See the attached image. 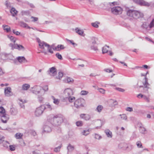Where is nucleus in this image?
Listing matches in <instances>:
<instances>
[{"mask_svg": "<svg viewBox=\"0 0 154 154\" xmlns=\"http://www.w3.org/2000/svg\"><path fill=\"white\" fill-rule=\"evenodd\" d=\"M88 92L86 91H82L81 92V95H86L88 93Z\"/></svg>", "mask_w": 154, "mask_h": 154, "instance_id": "nucleus-56", "label": "nucleus"}, {"mask_svg": "<svg viewBox=\"0 0 154 154\" xmlns=\"http://www.w3.org/2000/svg\"><path fill=\"white\" fill-rule=\"evenodd\" d=\"M103 109V107L101 105L98 106L96 109V110L98 112H100Z\"/></svg>", "mask_w": 154, "mask_h": 154, "instance_id": "nucleus-36", "label": "nucleus"}, {"mask_svg": "<svg viewBox=\"0 0 154 154\" xmlns=\"http://www.w3.org/2000/svg\"><path fill=\"white\" fill-rule=\"evenodd\" d=\"M115 89L119 92H124L125 91L124 89L119 88L116 87L115 88Z\"/></svg>", "mask_w": 154, "mask_h": 154, "instance_id": "nucleus-55", "label": "nucleus"}, {"mask_svg": "<svg viewBox=\"0 0 154 154\" xmlns=\"http://www.w3.org/2000/svg\"><path fill=\"white\" fill-rule=\"evenodd\" d=\"M56 56L60 60H63V57L62 55L59 53H57L56 54Z\"/></svg>", "mask_w": 154, "mask_h": 154, "instance_id": "nucleus-45", "label": "nucleus"}, {"mask_svg": "<svg viewBox=\"0 0 154 154\" xmlns=\"http://www.w3.org/2000/svg\"><path fill=\"white\" fill-rule=\"evenodd\" d=\"M10 150L11 151H14L15 149V147L14 145H10L9 146Z\"/></svg>", "mask_w": 154, "mask_h": 154, "instance_id": "nucleus-54", "label": "nucleus"}, {"mask_svg": "<svg viewBox=\"0 0 154 154\" xmlns=\"http://www.w3.org/2000/svg\"><path fill=\"white\" fill-rule=\"evenodd\" d=\"M2 27L3 28L4 30L6 31L7 32H10L11 30L10 27L8 25H4L2 26Z\"/></svg>", "mask_w": 154, "mask_h": 154, "instance_id": "nucleus-26", "label": "nucleus"}, {"mask_svg": "<svg viewBox=\"0 0 154 154\" xmlns=\"http://www.w3.org/2000/svg\"><path fill=\"white\" fill-rule=\"evenodd\" d=\"M51 129L50 127L48 125H45L43 127V132L49 133L51 131Z\"/></svg>", "mask_w": 154, "mask_h": 154, "instance_id": "nucleus-16", "label": "nucleus"}, {"mask_svg": "<svg viewBox=\"0 0 154 154\" xmlns=\"http://www.w3.org/2000/svg\"><path fill=\"white\" fill-rule=\"evenodd\" d=\"M23 136V134L20 133H17L15 135V137L17 139L21 138Z\"/></svg>", "mask_w": 154, "mask_h": 154, "instance_id": "nucleus-39", "label": "nucleus"}, {"mask_svg": "<svg viewBox=\"0 0 154 154\" xmlns=\"http://www.w3.org/2000/svg\"><path fill=\"white\" fill-rule=\"evenodd\" d=\"M76 124L77 126H81L82 125V122L81 121H78L76 122Z\"/></svg>", "mask_w": 154, "mask_h": 154, "instance_id": "nucleus-52", "label": "nucleus"}, {"mask_svg": "<svg viewBox=\"0 0 154 154\" xmlns=\"http://www.w3.org/2000/svg\"><path fill=\"white\" fill-rule=\"evenodd\" d=\"M111 12L114 14H117L122 13V9L119 6H116L111 8Z\"/></svg>", "mask_w": 154, "mask_h": 154, "instance_id": "nucleus-7", "label": "nucleus"}, {"mask_svg": "<svg viewBox=\"0 0 154 154\" xmlns=\"http://www.w3.org/2000/svg\"><path fill=\"white\" fill-rule=\"evenodd\" d=\"M38 45L41 49L44 50V47H47V46H49V45L44 42H42L41 43H39V44H38Z\"/></svg>", "mask_w": 154, "mask_h": 154, "instance_id": "nucleus-17", "label": "nucleus"}, {"mask_svg": "<svg viewBox=\"0 0 154 154\" xmlns=\"http://www.w3.org/2000/svg\"><path fill=\"white\" fill-rule=\"evenodd\" d=\"M149 26L150 29L154 26V19L152 20L150 24L149 25Z\"/></svg>", "mask_w": 154, "mask_h": 154, "instance_id": "nucleus-47", "label": "nucleus"}, {"mask_svg": "<svg viewBox=\"0 0 154 154\" xmlns=\"http://www.w3.org/2000/svg\"><path fill=\"white\" fill-rule=\"evenodd\" d=\"M21 14L22 15H28L30 14V11H22L21 12Z\"/></svg>", "mask_w": 154, "mask_h": 154, "instance_id": "nucleus-30", "label": "nucleus"}, {"mask_svg": "<svg viewBox=\"0 0 154 154\" xmlns=\"http://www.w3.org/2000/svg\"><path fill=\"white\" fill-rule=\"evenodd\" d=\"M135 3L141 6H144L148 7L150 4L143 0H132Z\"/></svg>", "mask_w": 154, "mask_h": 154, "instance_id": "nucleus-6", "label": "nucleus"}, {"mask_svg": "<svg viewBox=\"0 0 154 154\" xmlns=\"http://www.w3.org/2000/svg\"><path fill=\"white\" fill-rule=\"evenodd\" d=\"M102 138V137L100 135L98 134H95V138L96 139L100 140Z\"/></svg>", "mask_w": 154, "mask_h": 154, "instance_id": "nucleus-53", "label": "nucleus"}, {"mask_svg": "<svg viewBox=\"0 0 154 154\" xmlns=\"http://www.w3.org/2000/svg\"><path fill=\"white\" fill-rule=\"evenodd\" d=\"M109 4L111 6H113L115 5H117V2H109Z\"/></svg>", "mask_w": 154, "mask_h": 154, "instance_id": "nucleus-61", "label": "nucleus"}, {"mask_svg": "<svg viewBox=\"0 0 154 154\" xmlns=\"http://www.w3.org/2000/svg\"><path fill=\"white\" fill-rule=\"evenodd\" d=\"M38 101L40 103H43L44 98L42 96L38 95Z\"/></svg>", "mask_w": 154, "mask_h": 154, "instance_id": "nucleus-37", "label": "nucleus"}, {"mask_svg": "<svg viewBox=\"0 0 154 154\" xmlns=\"http://www.w3.org/2000/svg\"><path fill=\"white\" fill-rule=\"evenodd\" d=\"M85 102V100L83 99H78L74 102V106L77 109L81 108L84 106Z\"/></svg>", "mask_w": 154, "mask_h": 154, "instance_id": "nucleus-3", "label": "nucleus"}, {"mask_svg": "<svg viewBox=\"0 0 154 154\" xmlns=\"http://www.w3.org/2000/svg\"><path fill=\"white\" fill-rule=\"evenodd\" d=\"M66 40L67 41H68V42H69L70 43H71V44H72V45H73V46L74 47H75V46H77V45L72 40H69L67 38H66Z\"/></svg>", "mask_w": 154, "mask_h": 154, "instance_id": "nucleus-44", "label": "nucleus"}, {"mask_svg": "<svg viewBox=\"0 0 154 154\" xmlns=\"http://www.w3.org/2000/svg\"><path fill=\"white\" fill-rule=\"evenodd\" d=\"M105 132L107 137L111 138L112 137V132L108 129H106L105 130Z\"/></svg>", "mask_w": 154, "mask_h": 154, "instance_id": "nucleus-22", "label": "nucleus"}, {"mask_svg": "<svg viewBox=\"0 0 154 154\" xmlns=\"http://www.w3.org/2000/svg\"><path fill=\"white\" fill-rule=\"evenodd\" d=\"M51 98L54 100L53 103L56 105H58L60 103V100L58 99H56L55 97L52 96H51Z\"/></svg>", "mask_w": 154, "mask_h": 154, "instance_id": "nucleus-27", "label": "nucleus"}, {"mask_svg": "<svg viewBox=\"0 0 154 154\" xmlns=\"http://www.w3.org/2000/svg\"><path fill=\"white\" fill-rule=\"evenodd\" d=\"M19 46H20L21 47V48H24V47L22 45H18L17 44H15V43H14V47L13 48V50L14 49H17L18 48H19Z\"/></svg>", "mask_w": 154, "mask_h": 154, "instance_id": "nucleus-38", "label": "nucleus"}, {"mask_svg": "<svg viewBox=\"0 0 154 154\" xmlns=\"http://www.w3.org/2000/svg\"><path fill=\"white\" fill-rule=\"evenodd\" d=\"M48 48V52L51 53V54L53 53V51L52 50V48L53 49V48L52 47V46H50L49 45V46H47V47Z\"/></svg>", "mask_w": 154, "mask_h": 154, "instance_id": "nucleus-43", "label": "nucleus"}, {"mask_svg": "<svg viewBox=\"0 0 154 154\" xmlns=\"http://www.w3.org/2000/svg\"><path fill=\"white\" fill-rule=\"evenodd\" d=\"M100 23L98 22H96L94 23H92L91 24L92 26H93L94 27L97 28L99 27V26L98 25V24H100Z\"/></svg>", "mask_w": 154, "mask_h": 154, "instance_id": "nucleus-35", "label": "nucleus"}, {"mask_svg": "<svg viewBox=\"0 0 154 154\" xmlns=\"http://www.w3.org/2000/svg\"><path fill=\"white\" fill-rule=\"evenodd\" d=\"M89 134V130H84L82 132L83 135L86 136Z\"/></svg>", "mask_w": 154, "mask_h": 154, "instance_id": "nucleus-48", "label": "nucleus"}, {"mask_svg": "<svg viewBox=\"0 0 154 154\" xmlns=\"http://www.w3.org/2000/svg\"><path fill=\"white\" fill-rule=\"evenodd\" d=\"M1 117V120L4 123H6L7 121L9 119V117L8 116V115L6 114H3V115H0Z\"/></svg>", "mask_w": 154, "mask_h": 154, "instance_id": "nucleus-12", "label": "nucleus"}, {"mask_svg": "<svg viewBox=\"0 0 154 154\" xmlns=\"http://www.w3.org/2000/svg\"><path fill=\"white\" fill-rule=\"evenodd\" d=\"M30 87V85L27 84H25L23 85L22 86V89L23 90H27Z\"/></svg>", "mask_w": 154, "mask_h": 154, "instance_id": "nucleus-24", "label": "nucleus"}, {"mask_svg": "<svg viewBox=\"0 0 154 154\" xmlns=\"http://www.w3.org/2000/svg\"><path fill=\"white\" fill-rule=\"evenodd\" d=\"M91 49L95 51H97L98 50V48L97 46H94V45H92L91 47Z\"/></svg>", "mask_w": 154, "mask_h": 154, "instance_id": "nucleus-59", "label": "nucleus"}, {"mask_svg": "<svg viewBox=\"0 0 154 154\" xmlns=\"http://www.w3.org/2000/svg\"><path fill=\"white\" fill-rule=\"evenodd\" d=\"M25 133H27L29 134L32 135L33 136H35L36 134V132L32 130H26V131Z\"/></svg>", "mask_w": 154, "mask_h": 154, "instance_id": "nucleus-21", "label": "nucleus"}, {"mask_svg": "<svg viewBox=\"0 0 154 154\" xmlns=\"http://www.w3.org/2000/svg\"><path fill=\"white\" fill-rule=\"evenodd\" d=\"M19 23L21 27L29 29L31 28L28 26L27 24L23 22L20 21L19 22Z\"/></svg>", "mask_w": 154, "mask_h": 154, "instance_id": "nucleus-18", "label": "nucleus"}, {"mask_svg": "<svg viewBox=\"0 0 154 154\" xmlns=\"http://www.w3.org/2000/svg\"><path fill=\"white\" fill-rule=\"evenodd\" d=\"M66 97L68 99L69 102L71 103L73 102L75 100V97H72L71 96Z\"/></svg>", "mask_w": 154, "mask_h": 154, "instance_id": "nucleus-33", "label": "nucleus"}, {"mask_svg": "<svg viewBox=\"0 0 154 154\" xmlns=\"http://www.w3.org/2000/svg\"><path fill=\"white\" fill-rule=\"evenodd\" d=\"M126 111L129 112H132L133 111L132 108L130 107H127L126 108Z\"/></svg>", "mask_w": 154, "mask_h": 154, "instance_id": "nucleus-63", "label": "nucleus"}, {"mask_svg": "<svg viewBox=\"0 0 154 154\" xmlns=\"http://www.w3.org/2000/svg\"><path fill=\"white\" fill-rule=\"evenodd\" d=\"M31 88L33 89L32 90L33 93L36 94H39L41 90V87L40 86L36 85L34 86Z\"/></svg>", "mask_w": 154, "mask_h": 154, "instance_id": "nucleus-8", "label": "nucleus"}, {"mask_svg": "<svg viewBox=\"0 0 154 154\" xmlns=\"http://www.w3.org/2000/svg\"><path fill=\"white\" fill-rule=\"evenodd\" d=\"M67 148L69 152H71L74 150V147L72 145L70 144H69L67 146Z\"/></svg>", "mask_w": 154, "mask_h": 154, "instance_id": "nucleus-23", "label": "nucleus"}, {"mask_svg": "<svg viewBox=\"0 0 154 154\" xmlns=\"http://www.w3.org/2000/svg\"><path fill=\"white\" fill-rule=\"evenodd\" d=\"M65 47L63 45H58L54 48H53L54 50L57 51H60L61 50L65 48Z\"/></svg>", "mask_w": 154, "mask_h": 154, "instance_id": "nucleus-15", "label": "nucleus"}, {"mask_svg": "<svg viewBox=\"0 0 154 154\" xmlns=\"http://www.w3.org/2000/svg\"><path fill=\"white\" fill-rule=\"evenodd\" d=\"M120 116H121V119H122L126 120L127 119V116L125 114L120 115Z\"/></svg>", "mask_w": 154, "mask_h": 154, "instance_id": "nucleus-49", "label": "nucleus"}, {"mask_svg": "<svg viewBox=\"0 0 154 154\" xmlns=\"http://www.w3.org/2000/svg\"><path fill=\"white\" fill-rule=\"evenodd\" d=\"M80 117L85 120H89L91 119V116L88 114H82L80 115Z\"/></svg>", "mask_w": 154, "mask_h": 154, "instance_id": "nucleus-14", "label": "nucleus"}, {"mask_svg": "<svg viewBox=\"0 0 154 154\" xmlns=\"http://www.w3.org/2000/svg\"><path fill=\"white\" fill-rule=\"evenodd\" d=\"M75 30L76 31V32L80 35H82L84 33L82 30L79 29L77 28L75 29Z\"/></svg>", "mask_w": 154, "mask_h": 154, "instance_id": "nucleus-34", "label": "nucleus"}, {"mask_svg": "<svg viewBox=\"0 0 154 154\" xmlns=\"http://www.w3.org/2000/svg\"><path fill=\"white\" fill-rule=\"evenodd\" d=\"M97 121H98V123L100 124V126H97L95 128L96 129H98L100 128L102 125V122L101 120H97Z\"/></svg>", "mask_w": 154, "mask_h": 154, "instance_id": "nucleus-51", "label": "nucleus"}, {"mask_svg": "<svg viewBox=\"0 0 154 154\" xmlns=\"http://www.w3.org/2000/svg\"><path fill=\"white\" fill-rule=\"evenodd\" d=\"M45 109H46V107L45 105H41L36 109L35 111V115L37 116L41 115Z\"/></svg>", "mask_w": 154, "mask_h": 154, "instance_id": "nucleus-4", "label": "nucleus"}, {"mask_svg": "<svg viewBox=\"0 0 154 154\" xmlns=\"http://www.w3.org/2000/svg\"><path fill=\"white\" fill-rule=\"evenodd\" d=\"M109 102L111 103H113V105H113L115 106L116 105L118 104V102L116 100H113L112 99H111Z\"/></svg>", "mask_w": 154, "mask_h": 154, "instance_id": "nucleus-50", "label": "nucleus"}, {"mask_svg": "<svg viewBox=\"0 0 154 154\" xmlns=\"http://www.w3.org/2000/svg\"><path fill=\"white\" fill-rule=\"evenodd\" d=\"M140 129L139 130L140 132L142 134H145V132L146 131V129L141 126H140Z\"/></svg>", "mask_w": 154, "mask_h": 154, "instance_id": "nucleus-29", "label": "nucleus"}, {"mask_svg": "<svg viewBox=\"0 0 154 154\" xmlns=\"http://www.w3.org/2000/svg\"><path fill=\"white\" fill-rule=\"evenodd\" d=\"M13 32L14 34L17 35H19L20 34V32H19L18 31H15L14 29L13 30Z\"/></svg>", "mask_w": 154, "mask_h": 154, "instance_id": "nucleus-62", "label": "nucleus"}, {"mask_svg": "<svg viewBox=\"0 0 154 154\" xmlns=\"http://www.w3.org/2000/svg\"><path fill=\"white\" fill-rule=\"evenodd\" d=\"M18 61L20 63L27 62V60L24 57H19L17 58Z\"/></svg>", "mask_w": 154, "mask_h": 154, "instance_id": "nucleus-20", "label": "nucleus"}, {"mask_svg": "<svg viewBox=\"0 0 154 154\" xmlns=\"http://www.w3.org/2000/svg\"><path fill=\"white\" fill-rule=\"evenodd\" d=\"M5 111V110L3 107L2 106L0 107V113L1 114V115H3V114H6Z\"/></svg>", "mask_w": 154, "mask_h": 154, "instance_id": "nucleus-40", "label": "nucleus"}, {"mask_svg": "<svg viewBox=\"0 0 154 154\" xmlns=\"http://www.w3.org/2000/svg\"><path fill=\"white\" fill-rule=\"evenodd\" d=\"M64 93L66 97L71 96L73 94L72 90L70 88L66 89L64 91Z\"/></svg>", "mask_w": 154, "mask_h": 154, "instance_id": "nucleus-9", "label": "nucleus"}, {"mask_svg": "<svg viewBox=\"0 0 154 154\" xmlns=\"http://www.w3.org/2000/svg\"><path fill=\"white\" fill-rule=\"evenodd\" d=\"M64 75L65 76L63 72L60 71L58 72V77H63Z\"/></svg>", "mask_w": 154, "mask_h": 154, "instance_id": "nucleus-58", "label": "nucleus"}, {"mask_svg": "<svg viewBox=\"0 0 154 154\" xmlns=\"http://www.w3.org/2000/svg\"><path fill=\"white\" fill-rule=\"evenodd\" d=\"M5 95L7 97H9L13 95V93L11 91V88L10 87L6 88L5 90Z\"/></svg>", "mask_w": 154, "mask_h": 154, "instance_id": "nucleus-11", "label": "nucleus"}, {"mask_svg": "<svg viewBox=\"0 0 154 154\" xmlns=\"http://www.w3.org/2000/svg\"><path fill=\"white\" fill-rule=\"evenodd\" d=\"M4 136L0 135V144L3 143L4 141Z\"/></svg>", "mask_w": 154, "mask_h": 154, "instance_id": "nucleus-57", "label": "nucleus"}, {"mask_svg": "<svg viewBox=\"0 0 154 154\" xmlns=\"http://www.w3.org/2000/svg\"><path fill=\"white\" fill-rule=\"evenodd\" d=\"M60 144V145L58 147L54 148V151L55 152H57L59 151L60 150V148L61 147L62 144L60 142H59Z\"/></svg>", "mask_w": 154, "mask_h": 154, "instance_id": "nucleus-41", "label": "nucleus"}, {"mask_svg": "<svg viewBox=\"0 0 154 154\" xmlns=\"http://www.w3.org/2000/svg\"><path fill=\"white\" fill-rule=\"evenodd\" d=\"M42 89L45 91H47L48 89V86L45 85L42 88Z\"/></svg>", "mask_w": 154, "mask_h": 154, "instance_id": "nucleus-60", "label": "nucleus"}, {"mask_svg": "<svg viewBox=\"0 0 154 154\" xmlns=\"http://www.w3.org/2000/svg\"><path fill=\"white\" fill-rule=\"evenodd\" d=\"M143 83L144 86L143 92L145 93L148 94V89L149 88L148 87L150 85L148 82V79L147 78H144L143 80Z\"/></svg>", "mask_w": 154, "mask_h": 154, "instance_id": "nucleus-5", "label": "nucleus"}, {"mask_svg": "<svg viewBox=\"0 0 154 154\" xmlns=\"http://www.w3.org/2000/svg\"><path fill=\"white\" fill-rule=\"evenodd\" d=\"M48 74H52L53 76H54L57 73V69L55 67H52L49 69L47 71Z\"/></svg>", "mask_w": 154, "mask_h": 154, "instance_id": "nucleus-10", "label": "nucleus"}, {"mask_svg": "<svg viewBox=\"0 0 154 154\" xmlns=\"http://www.w3.org/2000/svg\"><path fill=\"white\" fill-rule=\"evenodd\" d=\"M64 82L69 84H71L73 83L74 80L72 78H66L63 80Z\"/></svg>", "mask_w": 154, "mask_h": 154, "instance_id": "nucleus-13", "label": "nucleus"}, {"mask_svg": "<svg viewBox=\"0 0 154 154\" xmlns=\"http://www.w3.org/2000/svg\"><path fill=\"white\" fill-rule=\"evenodd\" d=\"M56 131L58 133H60L61 132V128L60 127H57L56 128Z\"/></svg>", "mask_w": 154, "mask_h": 154, "instance_id": "nucleus-64", "label": "nucleus"}, {"mask_svg": "<svg viewBox=\"0 0 154 154\" xmlns=\"http://www.w3.org/2000/svg\"><path fill=\"white\" fill-rule=\"evenodd\" d=\"M7 37L11 42H13L14 43H15L16 40V38L10 35H8Z\"/></svg>", "mask_w": 154, "mask_h": 154, "instance_id": "nucleus-31", "label": "nucleus"}, {"mask_svg": "<svg viewBox=\"0 0 154 154\" xmlns=\"http://www.w3.org/2000/svg\"><path fill=\"white\" fill-rule=\"evenodd\" d=\"M10 112L11 114L13 115H16L18 112L17 109L14 108H11L10 109Z\"/></svg>", "mask_w": 154, "mask_h": 154, "instance_id": "nucleus-25", "label": "nucleus"}, {"mask_svg": "<svg viewBox=\"0 0 154 154\" xmlns=\"http://www.w3.org/2000/svg\"><path fill=\"white\" fill-rule=\"evenodd\" d=\"M52 116L50 122L54 126L60 125L63 121L64 117L61 115H52Z\"/></svg>", "mask_w": 154, "mask_h": 154, "instance_id": "nucleus-1", "label": "nucleus"}, {"mask_svg": "<svg viewBox=\"0 0 154 154\" xmlns=\"http://www.w3.org/2000/svg\"><path fill=\"white\" fill-rule=\"evenodd\" d=\"M91 42L92 45H94L96 43V41L97 40V38L94 37H92L91 38Z\"/></svg>", "mask_w": 154, "mask_h": 154, "instance_id": "nucleus-28", "label": "nucleus"}, {"mask_svg": "<svg viewBox=\"0 0 154 154\" xmlns=\"http://www.w3.org/2000/svg\"><path fill=\"white\" fill-rule=\"evenodd\" d=\"M136 145L139 148H142L143 146L142 144L140 141H138L136 143Z\"/></svg>", "mask_w": 154, "mask_h": 154, "instance_id": "nucleus-46", "label": "nucleus"}, {"mask_svg": "<svg viewBox=\"0 0 154 154\" xmlns=\"http://www.w3.org/2000/svg\"><path fill=\"white\" fill-rule=\"evenodd\" d=\"M3 146L6 148H8L9 146V143L7 141H4L3 142Z\"/></svg>", "mask_w": 154, "mask_h": 154, "instance_id": "nucleus-42", "label": "nucleus"}, {"mask_svg": "<svg viewBox=\"0 0 154 154\" xmlns=\"http://www.w3.org/2000/svg\"><path fill=\"white\" fill-rule=\"evenodd\" d=\"M107 48H109V46H105L103 48L102 51L103 54L106 53L108 52V50L107 49Z\"/></svg>", "mask_w": 154, "mask_h": 154, "instance_id": "nucleus-32", "label": "nucleus"}, {"mask_svg": "<svg viewBox=\"0 0 154 154\" xmlns=\"http://www.w3.org/2000/svg\"><path fill=\"white\" fill-rule=\"evenodd\" d=\"M10 12L12 14V15L13 17L17 15L18 11L16 10L15 8H12L10 10Z\"/></svg>", "mask_w": 154, "mask_h": 154, "instance_id": "nucleus-19", "label": "nucleus"}, {"mask_svg": "<svg viewBox=\"0 0 154 154\" xmlns=\"http://www.w3.org/2000/svg\"><path fill=\"white\" fill-rule=\"evenodd\" d=\"M128 16L132 17L135 19H137L143 17V13L134 10H129L127 12Z\"/></svg>", "mask_w": 154, "mask_h": 154, "instance_id": "nucleus-2", "label": "nucleus"}]
</instances>
